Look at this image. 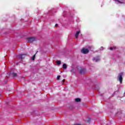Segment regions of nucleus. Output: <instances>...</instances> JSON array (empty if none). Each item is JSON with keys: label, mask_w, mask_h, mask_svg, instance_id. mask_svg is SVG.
<instances>
[{"label": "nucleus", "mask_w": 125, "mask_h": 125, "mask_svg": "<svg viewBox=\"0 0 125 125\" xmlns=\"http://www.w3.org/2000/svg\"><path fill=\"white\" fill-rule=\"evenodd\" d=\"M37 40V38L36 37H28L26 38V41L27 42H35Z\"/></svg>", "instance_id": "1"}, {"label": "nucleus", "mask_w": 125, "mask_h": 125, "mask_svg": "<svg viewBox=\"0 0 125 125\" xmlns=\"http://www.w3.org/2000/svg\"><path fill=\"white\" fill-rule=\"evenodd\" d=\"M123 76H124V73L121 72L118 75V79L120 83H123Z\"/></svg>", "instance_id": "2"}, {"label": "nucleus", "mask_w": 125, "mask_h": 125, "mask_svg": "<svg viewBox=\"0 0 125 125\" xmlns=\"http://www.w3.org/2000/svg\"><path fill=\"white\" fill-rule=\"evenodd\" d=\"M81 52L83 54H87V53L89 52V50L86 48H83L82 50H81Z\"/></svg>", "instance_id": "3"}, {"label": "nucleus", "mask_w": 125, "mask_h": 125, "mask_svg": "<svg viewBox=\"0 0 125 125\" xmlns=\"http://www.w3.org/2000/svg\"><path fill=\"white\" fill-rule=\"evenodd\" d=\"M85 69L84 68H81L80 70V74H81V75H83V74H85Z\"/></svg>", "instance_id": "4"}, {"label": "nucleus", "mask_w": 125, "mask_h": 125, "mask_svg": "<svg viewBox=\"0 0 125 125\" xmlns=\"http://www.w3.org/2000/svg\"><path fill=\"white\" fill-rule=\"evenodd\" d=\"M80 33H81V31H78L76 32V33L75 34V38H76V39H78V38H79V35L80 34Z\"/></svg>", "instance_id": "5"}, {"label": "nucleus", "mask_w": 125, "mask_h": 125, "mask_svg": "<svg viewBox=\"0 0 125 125\" xmlns=\"http://www.w3.org/2000/svg\"><path fill=\"white\" fill-rule=\"evenodd\" d=\"M81 99L80 98H76L75 99L76 102H81Z\"/></svg>", "instance_id": "6"}, {"label": "nucleus", "mask_w": 125, "mask_h": 125, "mask_svg": "<svg viewBox=\"0 0 125 125\" xmlns=\"http://www.w3.org/2000/svg\"><path fill=\"white\" fill-rule=\"evenodd\" d=\"M62 67L63 69H67V64H66L65 63H63L62 65Z\"/></svg>", "instance_id": "7"}, {"label": "nucleus", "mask_w": 125, "mask_h": 125, "mask_svg": "<svg viewBox=\"0 0 125 125\" xmlns=\"http://www.w3.org/2000/svg\"><path fill=\"white\" fill-rule=\"evenodd\" d=\"M35 58H36V54H35L33 56V57L31 58V60L34 61V60H35Z\"/></svg>", "instance_id": "8"}, {"label": "nucleus", "mask_w": 125, "mask_h": 125, "mask_svg": "<svg viewBox=\"0 0 125 125\" xmlns=\"http://www.w3.org/2000/svg\"><path fill=\"white\" fill-rule=\"evenodd\" d=\"M23 55H27V54H23L21 55V60L24 59V58H23Z\"/></svg>", "instance_id": "9"}, {"label": "nucleus", "mask_w": 125, "mask_h": 125, "mask_svg": "<svg viewBox=\"0 0 125 125\" xmlns=\"http://www.w3.org/2000/svg\"><path fill=\"white\" fill-rule=\"evenodd\" d=\"M56 63L58 64V65H61V61H57L56 62Z\"/></svg>", "instance_id": "10"}, {"label": "nucleus", "mask_w": 125, "mask_h": 125, "mask_svg": "<svg viewBox=\"0 0 125 125\" xmlns=\"http://www.w3.org/2000/svg\"><path fill=\"white\" fill-rule=\"evenodd\" d=\"M12 75L13 76V77H17V74H16L15 73H12Z\"/></svg>", "instance_id": "11"}, {"label": "nucleus", "mask_w": 125, "mask_h": 125, "mask_svg": "<svg viewBox=\"0 0 125 125\" xmlns=\"http://www.w3.org/2000/svg\"><path fill=\"white\" fill-rule=\"evenodd\" d=\"M60 78H61V76L60 75L58 76L57 77V80L59 81V80H60Z\"/></svg>", "instance_id": "12"}, {"label": "nucleus", "mask_w": 125, "mask_h": 125, "mask_svg": "<svg viewBox=\"0 0 125 125\" xmlns=\"http://www.w3.org/2000/svg\"><path fill=\"white\" fill-rule=\"evenodd\" d=\"M90 118H89L87 121V123H90Z\"/></svg>", "instance_id": "13"}, {"label": "nucleus", "mask_w": 125, "mask_h": 125, "mask_svg": "<svg viewBox=\"0 0 125 125\" xmlns=\"http://www.w3.org/2000/svg\"><path fill=\"white\" fill-rule=\"evenodd\" d=\"M117 1L119 3H122V2L120 1V0H117Z\"/></svg>", "instance_id": "14"}, {"label": "nucleus", "mask_w": 125, "mask_h": 125, "mask_svg": "<svg viewBox=\"0 0 125 125\" xmlns=\"http://www.w3.org/2000/svg\"><path fill=\"white\" fill-rule=\"evenodd\" d=\"M110 50H113V47H110Z\"/></svg>", "instance_id": "15"}, {"label": "nucleus", "mask_w": 125, "mask_h": 125, "mask_svg": "<svg viewBox=\"0 0 125 125\" xmlns=\"http://www.w3.org/2000/svg\"><path fill=\"white\" fill-rule=\"evenodd\" d=\"M57 26H58V24L57 23L55 24V27H57Z\"/></svg>", "instance_id": "16"}, {"label": "nucleus", "mask_w": 125, "mask_h": 125, "mask_svg": "<svg viewBox=\"0 0 125 125\" xmlns=\"http://www.w3.org/2000/svg\"><path fill=\"white\" fill-rule=\"evenodd\" d=\"M62 82L64 83V82H65V79H63V80H62Z\"/></svg>", "instance_id": "17"}, {"label": "nucleus", "mask_w": 125, "mask_h": 125, "mask_svg": "<svg viewBox=\"0 0 125 125\" xmlns=\"http://www.w3.org/2000/svg\"><path fill=\"white\" fill-rule=\"evenodd\" d=\"M99 60H96V62H97Z\"/></svg>", "instance_id": "18"}, {"label": "nucleus", "mask_w": 125, "mask_h": 125, "mask_svg": "<svg viewBox=\"0 0 125 125\" xmlns=\"http://www.w3.org/2000/svg\"><path fill=\"white\" fill-rule=\"evenodd\" d=\"M94 59V60H95V58H94V59Z\"/></svg>", "instance_id": "19"}, {"label": "nucleus", "mask_w": 125, "mask_h": 125, "mask_svg": "<svg viewBox=\"0 0 125 125\" xmlns=\"http://www.w3.org/2000/svg\"><path fill=\"white\" fill-rule=\"evenodd\" d=\"M36 53H38V51H37Z\"/></svg>", "instance_id": "20"}]
</instances>
